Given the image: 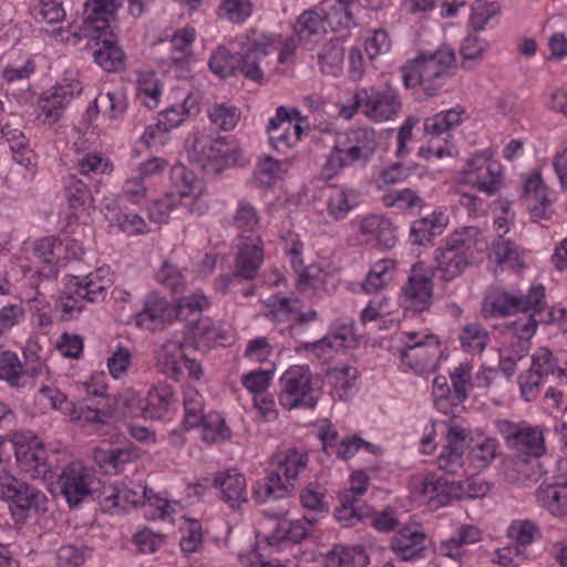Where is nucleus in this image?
<instances>
[{
    "label": "nucleus",
    "mask_w": 567,
    "mask_h": 567,
    "mask_svg": "<svg viewBox=\"0 0 567 567\" xmlns=\"http://www.w3.org/2000/svg\"><path fill=\"white\" fill-rule=\"evenodd\" d=\"M307 463L308 457L306 454L292 450L286 454L284 460L279 461L276 473H279L280 477L284 476L286 478L287 483L285 484L288 485L291 491L295 486L293 482L297 480L300 472L306 470Z\"/></svg>",
    "instance_id": "52"
},
{
    "label": "nucleus",
    "mask_w": 567,
    "mask_h": 567,
    "mask_svg": "<svg viewBox=\"0 0 567 567\" xmlns=\"http://www.w3.org/2000/svg\"><path fill=\"white\" fill-rule=\"evenodd\" d=\"M457 68L455 50L441 44L435 51L421 52L408 61L400 68V73L406 89L420 85L426 97H433L442 85L441 80L452 76Z\"/></svg>",
    "instance_id": "2"
},
{
    "label": "nucleus",
    "mask_w": 567,
    "mask_h": 567,
    "mask_svg": "<svg viewBox=\"0 0 567 567\" xmlns=\"http://www.w3.org/2000/svg\"><path fill=\"white\" fill-rule=\"evenodd\" d=\"M355 107H362L367 117L375 122H383L395 116L402 103L398 93L392 89L375 91L371 94L365 90L354 93Z\"/></svg>",
    "instance_id": "10"
},
{
    "label": "nucleus",
    "mask_w": 567,
    "mask_h": 567,
    "mask_svg": "<svg viewBox=\"0 0 567 567\" xmlns=\"http://www.w3.org/2000/svg\"><path fill=\"white\" fill-rule=\"evenodd\" d=\"M452 401L464 402L471 389V365L461 363L450 373Z\"/></svg>",
    "instance_id": "63"
},
{
    "label": "nucleus",
    "mask_w": 567,
    "mask_h": 567,
    "mask_svg": "<svg viewBox=\"0 0 567 567\" xmlns=\"http://www.w3.org/2000/svg\"><path fill=\"white\" fill-rule=\"evenodd\" d=\"M71 289L89 302H99L104 299L107 281L100 278L97 274H90L85 277L72 276Z\"/></svg>",
    "instance_id": "39"
},
{
    "label": "nucleus",
    "mask_w": 567,
    "mask_h": 567,
    "mask_svg": "<svg viewBox=\"0 0 567 567\" xmlns=\"http://www.w3.org/2000/svg\"><path fill=\"white\" fill-rule=\"evenodd\" d=\"M264 251L260 239L247 238L240 247L237 259L235 276H240L244 279H252L261 265Z\"/></svg>",
    "instance_id": "31"
},
{
    "label": "nucleus",
    "mask_w": 567,
    "mask_h": 567,
    "mask_svg": "<svg viewBox=\"0 0 567 567\" xmlns=\"http://www.w3.org/2000/svg\"><path fill=\"white\" fill-rule=\"evenodd\" d=\"M284 515V512L275 514V517L278 518L279 522L274 535L267 538L269 545L284 542L300 543L311 534L312 526L316 523H309L307 515L295 520H289L285 518Z\"/></svg>",
    "instance_id": "28"
},
{
    "label": "nucleus",
    "mask_w": 567,
    "mask_h": 567,
    "mask_svg": "<svg viewBox=\"0 0 567 567\" xmlns=\"http://www.w3.org/2000/svg\"><path fill=\"white\" fill-rule=\"evenodd\" d=\"M535 497L539 506L554 517H567V485L564 482L538 486Z\"/></svg>",
    "instance_id": "29"
},
{
    "label": "nucleus",
    "mask_w": 567,
    "mask_h": 567,
    "mask_svg": "<svg viewBox=\"0 0 567 567\" xmlns=\"http://www.w3.org/2000/svg\"><path fill=\"white\" fill-rule=\"evenodd\" d=\"M187 343L177 340L164 343L158 353V360L163 363L166 373L177 378L187 370L190 378L198 380L202 374V367L195 359H189L184 352Z\"/></svg>",
    "instance_id": "16"
},
{
    "label": "nucleus",
    "mask_w": 567,
    "mask_h": 567,
    "mask_svg": "<svg viewBox=\"0 0 567 567\" xmlns=\"http://www.w3.org/2000/svg\"><path fill=\"white\" fill-rule=\"evenodd\" d=\"M229 152L226 137H202L195 141L192 156L204 169L219 172L228 163Z\"/></svg>",
    "instance_id": "19"
},
{
    "label": "nucleus",
    "mask_w": 567,
    "mask_h": 567,
    "mask_svg": "<svg viewBox=\"0 0 567 567\" xmlns=\"http://www.w3.org/2000/svg\"><path fill=\"white\" fill-rule=\"evenodd\" d=\"M174 513L169 502L144 486V518L148 520L166 519Z\"/></svg>",
    "instance_id": "57"
},
{
    "label": "nucleus",
    "mask_w": 567,
    "mask_h": 567,
    "mask_svg": "<svg viewBox=\"0 0 567 567\" xmlns=\"http://www.w3.org/2000/svg\"><path fill=\"white\" fill-rule=\"evenodd\" d=\"M447 225V219L442 212H432L412 221L409 233V241L414 246H426L442 235Z\"/></svg>",
    "instance_id": "24"
},
{
    "label": "nucleus",
    "mask_w": 567,
    "mask_h": 567,
    "mask_svg": "<svg viewBox=\"0 0 567 567\" xmlns=\"http://www.w3.org/2000/svg\"><path fill=\"white\" fill-rule=\"evenodd\" d=\"M176 317L175 307L157 295H148L144 302V321L147 319L153 329Z\"/></svg>",
    "instance_id": "43"
},
{
    "label": "nucleus",
    "mask_w": 567,
    "mask_h": 567,
    "mask_svg": "<svg viewBox=\"0 0 567 567\" xmlns=\"http://www.w3.org/2000/svg\"><path fill=\"white\" fill-rule=\"evenodd\" d=\"M462 182L477 187L481 192L493 195L502 182L501 166L485 154L475 155L466 162Z\"/></svg>",
    "instance_id": "11"
},
{
    "label": "nucleus",
    "mask_w": 567,
    "mask_h": 567,
    "mask_svg": "<svg viewBox=\"0 0 567 567\" xmlns=\"http://www.w3.org/2000/svg\"><path fill=\"white\" fill-rule=\"evenodd\" d=\"M34 60L19 51H10L3 59L1 78L8 83L28 80L35 72Z\"/></svg>",
    "instance_id": "33"
},
{
    "label": "nucleus",
    "mask_w": 567,
    "mask_h": 567,
    "mask_svg": "<svg viewBox=\"0 0 567 567\" xmlns=\"http://www.w3.org/2000/svg\"><path fill=\"white\" fill-rule=\"evenodd\" d=\"M64 190L68 203L72 208L83 207L93 200L87 185L74 174H69L64 178Z\"/></svg>",
    "instance_id": "59"
},
{
    "label": "nucleus",
    "mask_w": 567,
    "mask_h": 567,
    "mask_svg": "<svg viewBox=\"0 0 567 567\" xmlns=\"http://www.w3.org/2000/svg\"><path fill=\"white\" fill-rule=\"evenodd\" d=\"M203 427V440L208 443H217L229 437L230 431L225 420L218 413H209L199 423Z\"/></svg>",
    "instance_id": "64"
},
{
    "label": "nucleus",
    "mask_w": 567,
    "mask_h": 567,
    "mask_svg": "<svg viewBox=\"0 0 567 567\" xmlns=\"http://www.w3.org/2000/svg\"><path fill=\"white\" fill-rule=\"evenodd\" d=\"M369 557L362 546H334L327 555L326 567H365Z\"/></svg>",
    "instance_id": "38"
},
{
    "label": "nucleus",
    "mask_w": 567,
    "mask_h": 567,
    "mask_svg": "<svg viewBox=\"0 0 567 567\" xmlns=\"http://www.w3.org/2000/svg\"><path fill=\"white\" fill-rule=\"evenodd\" d=\"M169 178L179 197L200 196L205 190L204 182L183 164L171 168Z\"/></svg>",
    "instance_id": "35"
},
{
    "label": "nucleus",
    "mask_w": 567,
    "mask_h": 567,
    "mask_svg": "<svg viewBox=\"0 0 567 567\" xmlns=\"http://www.w3.org/2000/svg\"><path fill=\"white\" fill-rule=\"evenodd\" d=\"M382 204L400 213L415 215L426 207V202L412 188L392 189L381 197Z\"/></svg>",
    "instance_id": "32"
},
{
    "label": "nucleus",
    "mask_w": 567,
    "mask_h": 567,
    "mask_svg": "<svg viewBox=\"0 0 567 567\" xmlns=\"http://www.w3.org/2000/svg\"><path fill=\"white\" fill-rule=\"evenodd\" d=\"M359 153V150H353L349 143H346L341 135H338L322 165V178L329 181L336 177L343 168L360 162L358 158Z\"/></svg>",
    "instance_id": "25"
},
{
    "label": "nucleus",
    "mask_w": 567,
    "mask_h": 567,
    "mask_svg": "<svg viewBox=\"0 0 567 567\" xmlns=\"http://www.w3.org/2000/svg\"><path fill=\"white\" fill-rule=\"evenodd\" d=\"M454 484L456 501L483 498L491 489L489 483L480 476L454 481Z\"/></svg>",
    "instance_id": "61"
},
{
    "label": "nucleus",
    "mask_w": 567,
    "mask_h": 567,
    "mask_svg": "<svg viewBox=\"0 0 567 567\" xmlns=\"http://www.w3.org/2000/svg\"><path fill=\"white\" fill-rule=\"evenodd\" d=\"M341 137L346 143H349L353 150L360 151L358 158L362 164H367L369 162L377 147L375 132L372 128L359 127L350 130L347 133L341 134Z\"/></svg>",
    "instance_id": "40"
},
{
    "label": "nucleus",
    "mask_w": 567,
    "mask_h": 567,
    "mask_svg": "<svg viewBox=\"0 0 567 567\" xmlns=\"http://www.w3.org/2000/svg\"><path fill=\"white\" fill-rule=\"evenodd\" d=\"M514 450L518 456L539 457L545 454L544 434L539 427L524 426Z\"/></svg>",
    "instance_id": "41"
},
{
    "label": "nucleus",
    "mask_w": 567,
    "mask_h": 567,
    "mask_svg": "<svg viewBox=\"0 0 567 567\" xmlns=\"http://www.w3.org/2000/svg\"><path fill=\"white\" fill-rule=\"evenodd\" d=\"M173 398V389L167 384L153 386L146 398L144 405V419H159L166 412Z\"/></svg>",
    "instance_id": "46"
},
{
    "label": "nucleus",
    "mask_w": 567,
    "mask_h": 567,
    "mask_svg": "<svg viewBox=\"0 0 567 567\" xmlns=\"http://www.w3.org/2000/svg\"><path fill=\"white\" fill-rule=\"evenodd\" d=\"M123 0H86L83 9L82 31L95 41L94 62L106 72H117L124 66V52L117 44L114 23Z\"/></svg>",
    "instance_id": "1"
},
{
    "label": "nucleus",
    "mask_w": 567,
    "mask_h": 567,
    "mask_svg": "<svg viewBox=\"0 0 567 567\" xmlns=\"http://www.w3.org/2000/svg\"><path fill=\"white\" fill-rule=\"evenodd\" d=\"M59 485L62 495L72 508L80 505L96 491L99 480L92 468L80 462H72L62 470L59 476Z\"/></svg>",
    "instance_id": "6"
},
{
    "label": "nucleus",
    "mask_w": 567,
    "mask_h": 567,
    "mask_svg": "<svg viewBox=\"0 0 567 567\" xmlns=\"http://www.w3.org/2000/svg\"><path fill=\"white\" fill-rule=\"evenodd\" d=\"M25 370L19 355L9 350L0 351V380L6 381L10 386H21Z\"/></svg>",
    "instance_id": "48"
},
{
    "label": "nucleus",
    "mask_w": 567,
    "mask_h": 567,
    "mask_svg": "<svg viewBox=\"0 0 567 567\" xmlns=\"http://www.w3.org/2000/svg\"><path fill=\"white\" fill-rule=\"evenodd\" d=\"M394 261L383 259L377 262L367 276L362 288L368 293L378 292L383 289L392 280V270Z\"/></svg>",
    "instance_id": "53"
},
{
    "label": "nucleus",
    "mask_w": 567,
    "mask_h": 567,
    "mask_svg": "<svg viewBox=\"0 0 567 567\" xmlns=\"http://www.w3.org/2000/svg\"><path fill=\"white\" fill-rule=\"evenodd\" d=\"M16 458L21 470L32 476H44L49 470L45 451L41 443H35V449L31 445L18 447Z\"/></svg>",
    "instance_id": "37"
},
{
    "label": "nucleus",
    "mask_w": 567,
    "mask_h": 567,
    "mask_svg": "<svg viewBox=\"0 0 567 567\" xmlns=\"http://www.w3.org/2000/svg\"><path fill=\"white\" fill-rule=\"evenodd\" d=\"M326 18L322 12L316 9L303 11L293 24V32L299 42L311 50L326 34Z\"/></svg>",
    "instance_id": "21"
},
{
    "label": "nucleus",
    "mask_w": 567,
    "mask_h": 567,
    "mask_svg": "<svg viewBox=\"0 0 567 567\" xmlns=\"http://www.w3.org/2000/svg\"><path fill=\"white\" fill-rule=\"evenodd\" d=\"M214 484L220 489L221 499L231 508H237L247 502L246 478L241 473L235 470L218 473Z\"/></svg>",
    "instance_id": "27"
},
{
    "label": "nucleus",
    "mask_w": 567,
    "mask_h": 567,
    "mask_svg": "<svg viewBox=\"0 0 567 567\" xmlns=\"http://www.w3.org/2000/svg\"><path fill=\"white\" fill-rule=\"evenodd\" d=\"M343 59L344 48L338 40H330L318 53L321 71L334 76L341 71Z\"/></svg>",
    "instance_id": "50"
},
{
    "label": "nucleus",
    "mask_w": 567,
    "mask_h": 567,
    "mask_svg": "<svg viewBox=\"0 0 567 567\" xmlns=\"http://www.w3.org/2000/svg\"><path fill=\"white\" fill-rule=\"evenodd\" d=\"M487 42L475 33H468L463 40L461 53V68L471 70L474 63L483 59Z\"/></svg>",
    "instance_id": "58"
},
{
    "label": "nucleus",
    "mask_w": 567,
    "mask_h": 567,
    "mask_svg": "<svg viewBox=\"0 0 567 567\" xmlns=\"http://www.w3.org/2000/svg\"><path fill=\"white\" fill-rule=\"evenodd\" d=\"M300 503L308 511L306 515L309 523H318L329 512L326 488L319 483H309L301 489Z\"/></svg>",
    "instance_id": "36"
},
{
    "label": "nucleus",
    "mask_w": 567,
    "mask_h": 567,
    "mask_svg": "<svg viewBox=\"0 0 567 567\" xmlns=\"http://www.w3.org/2000/svg\"><path fill=\"white\" fill-rule=\"evenodd\" d=\"M458 339L464 351L481 354L489 342V334L480 323L474 322L462 328Z\"/></svg>",
    "instance_id": "47"
},
{
    "label": "nucleus",
    "mask_w": 567,
    "mask_h": 567,
    "mask_svg": "<svg viewBox=\"0 0 567 567\" xmlns=\"http://www.w3.org/2000/svg\"><path fill=\"white\" fill-rule=\"evenodd\" d=\"M82 90L83 85L79 80L63 79L39 100L38 118L44 124H55L65 107L81 94Z\"/></svg>",
    "instance_id": "8"
},
{
    "label": "nucleus",
    "mask_w": 567,
    "mask_h": 567,
    "mask_svg": "<svg viewBox=\"0 0 567 567\" xmlns=\"http://www.w3.org/2000/svg\"><path fill=\"white\" fill-rule=\"evenodd\" d=\"M481 530L473 525H463L457 533L442 540L439 544L437 550L442 556L460 560L466 553L465 547L481 540Z\"/></svg>",
    "instance_id": "30"
},
{
    "label": "nucleus",
    "mask_w": 567,
    "mask_h": 567,
    "mask_svg": "<svg viewBox=\"0 0 567 567\" xmlns=\"http://www.w3.org/2000/svg\"><path fill=\"white\" fill-rule=\"evenodd\" d=\"M406 344L399 350L401 362L415 373L426 371L441 353V342L432 333L421 334L416 331L404 332Z\"/></svg>",
    "instance_id": "7"
},
{
    "label": "nucleus",
    "mask_w": 567,
    "mask_h": 567,
    "mask_svg": "<svg viewBox=\"0 0 567 567\" xmlns=\"http://www.w3.org/2000/svg\"><path fill=\"white\" fill-rule=\"evenodd\" d=\"M481 231L475 227H465L450 234L444 245L435 250L436 270L440 278L451 281L458 277L474 258Z\"/></svg>",
    "instance_id": "3"
},
{
    "label": "nucleus",
    "mask_w": 567,
    "mask_h": 567,
    "mask_svg": "<svg viewBox=\"0 0 567 567\" xmlns=\"http://www.w3.org/2000/svg\"><path fill=\"white\" fill-rule=\"evenodd\" d=\"M274 39L269 35H260L248 42L244 52L238 53L237 74L243 75L246 80L252 81L259 85L266 83L262 63L270 53Z\"/></svg>",
    "instance_id": "12"
},
{
    "label": "nucleus",
    "mask_w": 567,
    "mask_h": 567,
    "mask_svg": "<svg viewBox=\"0 0 567 567\" xmlns=\"http://www.w3.org/2000/svg\"><path fill=\"white\" fill-rule=\"evenodd\" d=\"M462 114L463 111L452 109L427 117L424 121V132L432 136H440L452 127L457 126L462 121Z\"/></svg>",
    "instance_id": "56"
},
{
    "label": "nucleus",
    "mask_w": 567,
    "mask_h": 567,
    "mask_svg": "<svg viewBox=\"0 0 567 567\" xmlns=\"http://www.w3.org/2000/svg\"><path fill=\"white\" fill-rule=\"evenodd\" d=\"M84 301H86L85 298L80 297L71 289V279H69L56 303V308L60 310V319L62 321L76 319L83 311Z\"/></svg>",
    "instance_id": "54"
},
{
    "label": "nucleus",
    "mask_w": 567,
    "mask_h": 567,
    "mask_svg": "<svg viewBox=\"0 0 567 567\" xmlns=\"http://www.w3.org/2000/svg\"><path fill=\"white\" fill-rule=\"evenodd\" d=\"M523 204L534 221L550 218V200L547 197L546 187L543 185L539 173H534L525 181Z\"/></svg>",
    "instance_id": "20"
},
{
    "label": "nucleus",
    "mask_w": 567,
    "mask_h": 567,
    "mask_svg": "<svg viewBox=\"0 0 567 567\" xmlns=\"http://www.w3.org/2000/svg\"><path fill=\"white\" fill-rule=\"evenodd\" d=\"M543 298L544 288L542 286L532 287L527 295L496 290L485 300L483 313L485 317L526 313L534 308L542 307Z\"/></svg>",
    "instance_id": "5"
},
{
    "label": "nucleus",
    "mask_w": 567,
    "mask_h": 567,
    "mask_svg": "<svg viewBox=\"0 0 567 567\" xmlns=\"http://www.w3.org/2000/svg\"><path fill=\"white\" fill-rule=\"evenodd\" d=\"M138 453L131 449H103L93 451V460L105 474H117L126 463L132 462Z\"/></svg>",
    "instance_id": "34"
},
{
    "label": "nucleus",
    "mask_w": 567,
    "mask_h": 567,
    "mask_svg": "<svg viewBox=\"0 0 567 567\" xmlns=\"http://www.w3.org/2000/svg\"><path fill=\"white\" fill-rule=\"evenodd\" d=\"M185 328V343L195 349H209L216 344H224L229 339L224 324L214 322L210 318L192 321Z\"/></svg>",
    "instance_id": "17"
},
{
    "label": "nucleus",
    "mask_w": 567,
    "mask_h": 567,
    "mask_svg": "<svg viewBox=\"0 0 567 567\" xmlns=\"http://www.w3.org/2000/svg\"><path fill=\"white\" fill-rule=\"evenodd\" d=\"M252 12V4L249 0H223L218 16L231 23L245 22Z\"/></svg>",
    "instance_id": "62"
},
{
    "label": "nucleus",
    "mask_w": 567,
    "mask_h": 567,
    "mask_svg": "<svg viewBox=\"0 0 567 567\" xmlns=\"http://www.w3.org/2000/svg\"><path fill=\"white\" fill-rule=\"evenodd\" d=\"M7 502L12 516L17 520H24L32 512L45 509L47 496L39 488L21 481Z\"/></svg>",
    "instance_id": "18"
},
{
    "label": "nucleus",
    "mask_w": 567,
    "mask_h": 567,
    "mask_svg": "<svg viewBox=\"0 0 567 567\" xmlns=\"http://www.w3.org/2000/svg\"><path fill=\"white\" fill-rule=\"evenodd\" d=\"M33 251L35 257L44 264L38 270L40 277L55 279L60 267L64 266L60 257L62 241L54 237H44L34 243Z\"/></svg>",
    "instance_id": "26"
},
{
    "label": "nucleus",
    "mask_w": 567,
    "mask_h": 567,
    "mask_svg": "<svg viewBox=\"0 0 567 567\" xmlns=\"http://www.w3.org/2000/svg\"><path fill=\"white\" fill-rule=\"evenodd\" d=\"M199 111L197 101L188 95L181 105H174L159 113L154 125H148L144 131V144L150 148L152 144L165 145L168 141V132L177 127L185 116L196 114Z\"/></svg>",
    "instance_id": "9"
},
{
    "label": "nucleus",
    "mask_w": 567,
    "mask_h": 567,
    "mask_svg": "<svg viewBox=\"0 0 567 567\" xmlns=\"http://www.w3.org/2000/svg\"><path fill=\"white\" fill-rule=\"evenodd\" d=\"M240 117L239 110L226 103H216L208 109L209 121L223 131L233 130Z\"/></svg>",
    "instance_id": "60"
},
{
    "label": "nucleus",
    "mask_w": 567,
    "mask_h": 567,
    "mask_svg": "<svg viewBox=\"0 0 567 567\" xmlns=\"http://www.w3.org/2000/svg\"><path fill=\"white\" fill-rule=\"evenodd\" d=\"M351 228L359 236L358 243L370 244L375 241L381 248H391L395 244L391 221L382 216L368 214L351 221Z\"/></svg>",
    "instance_id": "15"
},
{
    "label": "nucleus",
    "mask_w": 567,
    "mask_h": 567,
    "mask_svg": "<svg viewBox=\"0 0 567 567\" xmlns=\"http://www.w3.org/2000/svg\"><path fill=\"white\" fill-rule=\"evenodd\" d=\"M238 53H231L225 47H219L210 56V71L221 79L237 75Z\"/></svg>",
    "instance_id": "51"
},
{
    "label": "nucleus",
    "mask_w": 567,
    "mask_h": 567,
    "mask_svg": "<svg viewBox=\"0 0 567 567\" xmlns=\"http://www.w3.org/2000/svg\"><path fill=\"white\" fill-rule=\"evenodd\" d=\"M281 393L280 404L287 409L296 408L312 409L317 405L318 396L312 388L311 372L302 365H293L280 378Z\"/></svg>",
    "instance_id": "4"
},
{
    "label": "nucleus",
    "mask_w": 567,
    "mask_h": 567,
    "mask_svg": "<svg viewBox=\"0 0 567 567\" xmlns=\"http://www.w3.org/2000/svg\"><path fill=\"white\" fill-rule=\"evenodd\" d=\"M357 1L353 0H334L328 11H323L326 21L338 29H350L355 27L357 18L354 8Z\"/></svg>",
    "instance_id": "42"
},
{
    "label": "nucleus",
    "mask_w": 567,
    "mask_h": 567,
    "mask_svg": "<svg viewBox=\"0 0 567 567\" xmlns=\"http://www.w3.org/2000/svg\"><path fill=\"white\" fill-rule=\"evenodd\" d=\"M290 493L289 486L282 482L279 473H271L254 487V498L258 503L286 497Z\"/></svg>",
    "instance_id": "45"
},
{
    "label": "nucleus",
    "mask_w": 567,
    "mask_h": 567,
    "mask_svg": "<svg viewBox=\"0 0 567 567\" xmlns=\"http://www.w3.org/2000/svg\"><path fill=\"white\" fill-rule=\"evenodd\" d=\"M425 534L416 527L405 526L391 539V549L403 561H411L423 557Z\"/></svg>",
    "instance_id": "22"
},
{
    "label": "nucleus",
    "mask_w": 567,
    "mask_h": 567,
    "mask_svg": "<svg viewBox=\"0 0 567 567\" xmlns=\"http://www.w3.org/2000/svg\"><path fill=\"white\" fill-rule=\"evenodd\" d=\"M506 536L514 542L517 548L526 547L540 536V528L532 519H515L507 527Z\"/></svg>",
    "instance_id": "49"
},
{
    "label": "nucleus",
    "mask_w": 567,
    "mask_h": 567,
    "mask_svg": "<svg viewBox=\"0 0 567 567\" xmlns=\"http://www.w3.org/2000/svg\"><path fill=\"white\" fill-rule=\"evenodd\" d=\"M142 496L131 489H112L102 499V506L112 514L130 513L141 504Z\"/></svg>",
    "instance_id": "44"
},
{
    "label": "nucleus",
    "mask_w": 567,
    "mask_h": 567,
    "mask_svg": "<svg viewBox=\"0 0 567 567\" xmlns=\"http://www.w3.org/2000/svg\"><path fill=\"white\" fill-rule=\"evenodd\" d=\"M520 315L519 318L511 323L509 329L516 340L529 343V340L536 332L538 321L543 320V313L540 307H537Z\"/></svg>",
    "instance_id": "55"
},
{
    "label": "nucleus",
    "mask_w": 567,
    "mask_h": 567,
    "mask_svg": "<svg viewBox=\"0 0 567 567\" xmlns=\"http://www.w3.org/2000/svg\"><path fill=\"white\" fill-rule=\"evenodd\" d=\"M93 144L84 136H79L72 145L74 153L72 163L74 169L85 177L110 175L114 165L111 158L102 152L93 150Z\"/></svg>",
    "instance_id": "13"
},
{
    "label": "nucleus",
    "mask_w": 567,
    "mask_h": 567,
    "mask_svg": "<svg viewBox=\"0 0 567 567\" xmlns=\"http://www.w3.org/2000/svg\"><path fill=\"white\" fill-rule=\"evenodd\" d=\"M454 481L436 475H427L421 483L420 494L424 502L433 508H440L456 501Z\"/></svg>",
    "instance_id": "23"
},
{
    "label": "nucleus",
    "mask_w": 567,
    "mask_h": 567,
    "mask_svg": "<svg viewBox=\"0 0 567 567\" xmlns=\"http://www.w3.org/2000/svg\"><path fill=\"white\" fill-rule=\"evenodd\" d=\"M405 308L424 311L431 305L433 286L431 274L423 262H416L411 269L408 282L403 287Z\"/></svg>",
    "instance_id": "14"
}]
</instances>
